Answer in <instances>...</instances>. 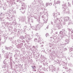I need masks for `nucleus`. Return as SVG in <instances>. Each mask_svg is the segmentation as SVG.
I'll return each instance as SVG.
<instances>
[{"label": "nucleus", "mask_w": 73, "mask_h": 73, "mask_svg": "<svg viewBox=\"0 0 73 73\" xmlns=\"http://www.w3.org/2000/svg\"><path fill=\"white\" fill-rule=\"evenodd\" d=\"M67 72H68V73H71V72H72V71L71 69H69L68 71H67Z\"/></svg>", "instance_id": "31"}, {"label": "nucleus", "mask_w": 73, "mask_h": 73, "mask_svg": "<svg viewBox=\"0 0 73 73\" xmlns=\"http://www.w3.org/2000/svg\"><path fill=\"white\" fill-rule=\"evenodd\" d=\"M42 19H43V20L44 21V20H45V17H44V15H42Z\"/></svg>", "instance_id": "38"}, {"label": "nucleus", "mask_w": 73, "mask_h": 73, "mask_svg": "<svg viewBox=\"0 0 73 73\" xmlns=\"http://www.w3.org/2000/svg\"><path fill=\"white\" fill-rule=\"evenodd\" d=\"M56 39H58V41H57V42H59L60 41V40H61V39L58 37H56Z\"/></svg>", "instance_id": "25"}, {"label": "nucleus", "mask_w": 73, "mask_h": 73, "mask_svg": "<svg viewBox=\"0 0 73 73\" xmlns=\"http://www.w3.org/2000/svg\"><path fill=\"white\" fill-rule=\"evenodd\" d=\"M2 52L3 53H4L5 52V51L4 50H3V49H2Z\"/></svg>", "instance_id": "53"}, {"label": "nucleus", "mask_w": 73, "mask_h": 73, "mask_svg": "<svg viewBox=\"0 0 73 73\" xmlns=\"http://www.w3.org/2000/svg\"><path fill=\"white\" fill-rule=\"evenodd\" d=\"M36 44V43L35 44V45H36V46H35V48H38V44Z\"/></svg>", "instance_id": "47"}, {"label": "nucleus", "mask_w": 73, "mask_h": 73, "mask_svg": "<svg viewBox=\"0 0 73 73\" xmlns=\"http://www.w3.org/2000/svg\"><path fill=\"white\" fill-rule=\"evenodd\" d=\"M53 27L55 28H58V29H60L62 28V25L61 24H55L54 25Z\"/></svg>", "instance_id": "3"}, {"label": "nucleus", "mask_w": 73, "mask_h": 73, "mask_svg": "<svg viewBox=\"0 0 73 73\" xmlns=\"http://www.w3.org/2000/svg\"><path fill=\"white\" fill-rule=\"evenodd\" d=\"M11 53V52H6L5 54V55L6 56V60H7V61H9V60H10V64H12V62H13V60L12 59V55H10V56H9V54Z\"/></svg>", "instance_id": "1"}, {"label": "nucleus", "mask_w": 73, "mask_h": 73, "mask_svg": "<svg viewBox=\"0 0 73 73\" xmlns=\"http://www.w3.org/2000/svg\"><path fill=\"white\" fill-rule=\"evenodd\" d=\"M48 5H49V3H47L46 4V7H48Z\"/></svg>", "instance_id": "51"}, {"label": "nucleus", "mask_w": 73, "mask_h": 73, "mask_svg": "<svg viewBox=\"0 0 73 73\" xmlns=\"http://www.w3.org/2000/svg\"><path fill=\"white\" fill-rule=\"evenodd\" d=\"M31 23H34V21H33V19H31Z\"/></svg>", "instance_id": "46"}, {"label": "nucleus", "mask_w": 73, "mask_h": 73, "mask_svg": "<svg viewBox=\"0 0 73 73\" xmlns=\"http://www.w3.org/2000/svg\"><path fill=\"white\" fill-rule=\"evenodd\" d=\"M38 42H41V39H40V37L39 36H38Z\"/></svg>", "instance_id": "24"}, {"label": "nucleus", "mask_w": 73, "mask_h": 73, "mask_svg": "<svg viewBox=\"0 0 73 73\" xmlns=\"http://www.w3.org/2000/svg\"><path fill=\"white\" fill-rule=\"evenodd\" d=\"M32 4H36V2L35 1H34V2H33Z\"/></svg>", "instance_id": "54"}, {"label": "nucleus", "mask_w": 73, "mask_h": 73, "mask_svg": "<svg viewBox=\"0 0 73 73\" xmlns=\"http://www.w3.org/2000/svg\"><path fill=\"white\" fill-rule=\"evenodd\" d=\"M56 20H59V21H62V20H60V19H58V18H56Z\"/></svg>", "instance_id": "57"}, {"label": "nucleus", "mask_w": 73, "mask_h": 73, "mask_svg": "<svg viewBox=\"0 0 73 73\" xmlns=\"http://www.w3.org/2000/svg\"><path fill=\"white\" fill-rule=\"evenodd\" d=\"M63 12L64 13H65V12H66L67 14H69V13H70L69 9V8L68 7L65 8L64 7L63 8Z\"/></svg>", "instance_id": "4"}, {"label": "nucleus", "mask_w": 73, "mask_h": 73, "mask_svg": "<svg viewBox=\"0 0 73 73\" xmlns=\"http://www.w3.org/2000/svg\"><path fill=\"white\" fill-rule=\"evenodd\" d=\"M5 60H4L3 63L1 65L2 68H3V69H4L3 70V72L6 71L7 69V66H6V65L7 64V63L6 62H5Z\"/></svg>", "instance_id": "2"}, {"label": "nucleus", "mask_w": 73, "mask_h": 73, "mask_svg": "<svg viewBox=\"0 0 73 73\" xmlns=\"http://www.w3.org/2000/svg\"><path fill=\"white\" fill-rule=\"evenodd\" d=\"M68 66H69L71 67H72V66H73V65L72 64H71V63H70L68 64Z\"/></svg>", "instance_id": "36"}, {"label": "nucleus", "mask_w": 73, "mask_h": 73, "mask_svg": "<svg viewBox=\"0 0 73 73\" xmlns=\"http://www.w3.org/2000/svg\"><path fill=\"white\" fill-rule=\"evenodd\" d=\"M14 56V57H15V60H17L18 59V58L16 56V55H15Z\"/></svg>", "instance_id": "37"}, {"label": "nucleus", "mask_w": 73, "mask_h": 73, "mask_svg": "<svg viewBox=\"0 0 73 73\" xmlns=\"http://www.w3.org/2000/svg\"><path fill=\"white\" fill-rule=\"evenodd\" d=\"M62 6H64V7H63V8H64H64H66V4H62Z\"/></svg>", "instance_id": "35"}, {"label": "nucleus", "mask_w": 73, "mask_h": 73, "mask_svg": "<svg viewBox=\"0 0 73 73\" xmlns=\"http://www.w3.org/2000/svg\"><path fill=\"white\" fill-rule=\"evenodd\" d=\"M16 56H17V57L20 56V54H17Z\"/></svg>", "instance_id": "64"}, {"label": "nucleus", "mask_w": 73, "mask_h": 73, "mask_svg": "<svg viewBox=\"0 0 73 73\" xmlns=\"http://www.w3.org/2000/svg\"><path fill=\"white\" fill-rule=\"evenodd\" d=\"M33 17L34 19H36V20H39L40 21V17H38V19L37 17L36 16H33Z\"/></svg>", "instance_id": "20"}, {"label": "nucleus", "mask_w": 73, "mask_h": 73, "mask_svg": "<svg viewBox=\"0 0 73 73\" xmlns=\"http://www.w3.org/2000/svg\"><path fill=\"white\" fill-rule=\"evenodd\" d=\"M23 45V43H21V44H19L17 45V48H19V49H20V48H22Z\"/></svg>", "instance_id": "10"}, {"label": "nucleus", "mask_w": 73, "mask_h": 73, "mask_svg": "<svg viewBox=\"0 0 73 73\" xmlns=\"http://www.w3.org/2000/svg\"><path fill=\"white\" fill-rule=\"evenodd\" d=\"M3 9H4V10H5H5L7 9V7H3Z\"/></svg>", "instance_id": "55"}, {"label": "nucleus", "mask_w": 73, "mask_h": 73, "mask_svg": "<svg viewBox=\"0 0 73 73\" xmlns=\"http://www.w3.org/2000/svg\"><path fill=\"white\" fill-rule=\"evenodd\" d=\"M68 29V31H69V32H70V31H71L72 30H71V29Z\"/></svg>", "instance_id": "63"}, {"label": "nucleus", "mask_w": 73, "mask_h": 73, "mask_svg": "<svg viewBox=\"0 0 73 73\" xmlns=\"http://www.w3.org/2000/svg\"><path fill=\"white\" fill-rule=\"evenodd\" d=\"M60 3H61V2L60 1H57L55 3L56 4H60Z\"/></svg>", "instance_id": "30"}, {"label": "nucleus", "mask_w": 73, "mask_h": 73, "mask_svg": "<svg viewBox=\"0 0 73 73\" xmlns=\"http://www.w3.org/2000/svg\"><path fill=\"white\" fill-rule=\"evenodd\" d=\"M60 35H63V31H60Z\"/></svg>", "instance_id": "40"}, {"label": "nucleus", "mask_w": 73, "mask_h": 73, "mask_svg": "<svg viewBox=\"0 0 73 73\" xmlns=\"http://www.w3.org/2000/svg\"><path fill=\"white\" fill-rule=\"evenodd\" d=\"M12 43H13L15 45H17V42L16 40H13L12 42Z\"/></svg>", "instance_id": "18"}, {"label": "nucleus", "mask_w": 73, "mask_h": 73, "mask_svg": "<svg viewBox=\"0 0 73 73\" xmlns=\"http://www.w3.org/2000/svg\"><path fill=\"white\" fill-rule=\"evenodd\" d=\"M63 34L65 35H66V32H64Z\"/></svg>", "instance_id": "61"}, {"label": "nucleus", "mask_w": 73, "mask_h": 73, "mask_svg": "<svg viewBox=\"0 0 73 73\" xmlns=\"http://www.w3.org/2000/svg\"><path fill=\"white\" fill-rule=\"evenodd\" d=\"M36 25V27L38 28V30H39L40 29V28H41V27H42L43 25L42 24V23H40L38 24L37 25Z\"/></svg>", "instance_id": "7"}, {"label": "nucleus", "mask_w": 73, "mask_h": 73, "mask_svg": "<svg viewBox=\"0 0 73 73\" xmlns=\"http://www.w3.org/2000/svg\"><path fill=\"white\" fill-rule=\"evenodd\" d=\"M38 35V33H36L35 35V36H37V37H38V36H39Z\"/></svg>", "instance_id": "62"}, {"label": "nucleus", "mask_w": 73, "mask_h": 73, "mask_svg": "<svg viewBox=\"0 0 73 73\" xmlns=\"http://www.w3.org/2000/svg\"><path fill=\"white\" fill-rule=\"evenodd\" d=\"M46 70L47 71H50V68H49H49H47L46 69Z\"/></svg>", "instance_id": "43"}, {"label": "nucleus", "mask_w": 73, "mask_h": 73, "mask_svg": "<svg viewBox=\"0 0 73 73\" xmlns=\"http://www.w3.org/2000/svg\"><path fill=\"white\" fill-rule=\"evenodd\" d=\"M19 38H21L22 40H27V36L25 35L24 37L23 36H21Z\"/></svg>", "instance_id": "8"}, {"label": "nucleus", "mask_w": 73, "mask_h": 73, "mask_svg": "<svg viewBox=\"0 0 73 73\" xmlns=\"http://www.w3.org/2000/svg\"><path fill=\"white\" fill-rule=\"evenodd\" d=\"M49 46L50 47H52L53 46V45L51 43H49Z\"/></svg>", "instance_id": "41"}, {"label": "nucleus", "mask_w": 73, "mask_h": 73, "mask_svg": "<svg viewBox=\"0 0 73 73\" xmlns=\"http://www.w3.org/2000/svg\"><path fill=\"white\" fill-rule=\"evenodd\" d=\"M31 67L33 68V69H36V68L37 67H36V66H32Z\"/></svg>", "instance_id": "33"}, {"label": "nucleus", "mask_w": 73, "mask_h": 73, "mask_svg": "<svg viewBox=\"0 0 73 73\" xmlns=\"http://www.w3.org/2000/svg\"><path fill=\"white\" fill-rule=\"evenodd\" d=\"M41 7V5H40V7L39 8L40 9H41V8L42 11H43V12L44 13H45V11H46V9L44 7Z\"/></svg>", "instance_id": "15"}, {"label": "nucleus", "mask_w": 73, "mask_h": 73, "mask_svg": "<svg viewBox=\"0 0 73 73\" xmlns=\"http://www.w3.org/2000/svg\"><path fill=\"white\" fill-rule=\"evenodd\" d=\"M27 39L28 40V41H31V38L30 37V36H28L27 37Z\"/></svg>", "instance_id": "29"}, {"label": "nucleus", "mask_w": 73, "mask_h": 73, "mask_svg": "<svg viewBox=\"0 0 73 73\" xmlns=\"http://www.w3.org/2000/svg\"><path fill=\"white\" fill-rule=\"evenodd\" d=\"M63 19L64 21H68L69 19V17H66L65 18H63Z\"/></svg>", "instance_id": "16"}, {"label": "nucleus", "mask_w": 73, "mask_h": 73, "mask_svg": "<svg viewBox=\"0 0 73 73\" xmlns=\"http://www.w3.org/2000/svg\"><path fill=\"white\" fill-rule=\"evenodd\" d=\"M36 49V48L35 47V46H33V48L31 49V50L32 51H35Z\"/></svg>", "instance_id": "22"}, {"label": "nucleus", "mask_w": 73, "mask_h": 73, "mask_svg": "<svg viewBox=\"0 0 73 73\" xmlns=\"http://www.w3.org/2000/svg\"><path fill=\"white\" fill-rule=\"evenodd\" d=\"M27 27L26 26H24V29H27Z\"/></svg>", "instance_id": "52"}, {"label": "nucleus", "mask_w": 73, "mask_h": 73, "mask_svg": "<svg viewBox=\"0 0 73 73\" xmlns=\"http://www.w3.org/2000/svg\"><path fill=\"white\" fill-rule=\"evenodd\" d=\"M46 37H48V36H49V34H48V33H47L46 34Z\"/></svg>", "instance_id": "50"}, {"label": "nucleus", "mask_w": 73, "mask_h": 73, "mask_svg": "<svg viewBox=\"0 0 73 73\" xmlns=\"http://www.w3.org/2000/svg\"><path fill=\"white\" fill-rule=\"evenodd\" d=\"M13 52H14V53H15L16 54H20V51L18 50H14Z\"/></svg>", "instance_id": "19"}, {"label": "nucleus", "mask_w": 73, "mask_h": 73, "mask_svg": "<svg viewBox=\"0 0 73 73\" xmlns=\"http://www.w3.org/2000/svg\"><path fill=\"white\" fill-rule=\"evenodd\" d=\"M24 48H22L21 50V52H24Z\"/></svg>", "instance_id": "42"}, {"label": "nucleus", "mask_w": 73, "mask_h": 73, "mask_svg": "<svg viewBox=\"0 0 73 73\" xmlns=\"http://www.w3.org/2000/svg\"><path fill=\"white\" fill-rule=\"evenodd\" d=\"M50 70H52V72H54L56 70V68L55 67H53V66H49Z\"/></svg>", "instance_id": "6"}, {"label": "nucleus", "mask_w": 73, "mask_h": 73, "mask_svg": "<svg viewBox=\"0 0 73 73\" xmlns=\"http://www.w3.org/2000/svg\"><path fill=\"white\" fill-rule=\"evenodd\" d=\"M14 17H7V20H8L9 21H12L13 20Z\"/></svg>", "instance_id": "14"}, {"label": "nucleus", "mask_w": 73, "mask_h": 73, "mask_svg": "<svg viewBox=\"0 0 73 73\" xmlns=\"http://www.w3.org/2000/svg\"><path fill=\"white\" fill-rule=\"evenodd\" d=\"M17 35H18V36L19 35H20V31H18L17 33Z\"/></svg>", "instance_id": "56"}, {"label": "nucleus", "mask_w": 73, "mask_h": 73, "mask_svg": "<svg viewBox=\"0 0 73 73\" xmlns=\"http://www.w3.org/2000/svg\"><path fill=\"white\" fill-rule=\"evenodd\" d=\"M14 32H17V30L16 29H14Z\"/></svg>", "instance_id": "49"}, {"label": "nucleus", "mask_w": 73, "mask_h": 73, "mask_svg": "<svg viewBox=\"0 0 73 73\" xmlns=\"http://www.w3.org/2000/svg\"><path fill=\"white\" fill-rule=\"evenodd\" d=\"M60 62H61V61L57 60L54 62V64L55 65V64H60Z\"/></svg>", "instance_id": "12"}, {"label": "nucleus", "mask_w": 73, "mask_h": 73, "mask_svg": "<svg viewBox=\"0 0 73 73\" xmlns=\"http://www.w3.org/2000/svg\"><path fill=\"white\" fill-rule=\"evenodd\" d=\"M41 62L44 66H48L47 64L48 63H47V60H41Z\"/></svg>", "instance_id": "5"}, {"label": "nucleus", "mask_w": 73, "mask_h": 73, "mask_svg": "<svg viewBox=\"0 0 73 73\" xmlns=\"http://www.w3.org/2000/svg\"><path fill=\"white\" fill-rule=\"evenodd\" d=\"M14 50L15 49H14L13 48L12 46H10L9 47V50H10L11 52H13Z\"/></svg>", "instance_id": "17"}, {"label": "nucleus", "mask_w": 73, "mask_h": 73, "mask_svg": "<svg viewBox=\"0 0 73 73\" xmlns=\"http://www.w3.org/2000/svg\"><path fill=\"white\" fill-rule=\"evenodd\" d=\"M9 41H12V40L11 39V38H9Z\"/></svg>", "instance_id": "59"}, {"label": "nucleus", "mask_w": 73, "mask_h": 73, "mask_svg": "<svg viewBox=\"0 0 73 73\" xmlns=\"http://www.w3.org/2000/svg\"><path fill=\"white\" fill-rule=\"evenodd\" d=\"M24 17H21V19H19V20H21L22 21H24Z\"/></svg>", "instance_id": "32"}, {"label": "nucleus", "mask_w": 73, "mask_h": 73, "mask_svg": "<svg viewBox=\"0 0 73 73\" xmlns=\"http://www.w3.org/2000/svg\"><path fill=\"white\" fill-rule=\"evenodd\" d=\"M53 55H50L49 57L50 59V60H51V61H52V60H53L54 58H53Z\"/></svg>", "instance_id": "21"}, {"label": "nucleus", "mask_w": 73, "mask_h": 73, "mask_svg": "<svg viewBox=\"0 0 73 73\" xmlns=\"http://www.w3.org/2000/svg\"><path fill=\"white\" fill-rule=\"evenodd\" d=\"M31 27V28H32L33 29H34L36 31H37L38 30V28L37 27V25L36 26H31V24H30Z\"/></svg>", "instance_id": "9"}, {"label": "nucleus", "mask_w": 73, "mask_h": 73, "mask_svg": "<svg viewBox=\"0 0 73 73\" xmlns=\"http://www.w3.org/2000/svg\"><path fill=\"white\" fill-rule=\"evenodd\" d=\"M72 23V21H71V20H69L68 21V25H70L71 24V23Z\"/></svg>", "instance_id": "34"}, {"label": "nucleus", "mask_w": 73, "mask_h": 73, "mask_svg": "<svg viewBox=\"0 0 73 73\" xmlns=\"http://www.w3.org/2000/svg\"><path fill=\"white\" fill-rule=\"evenodd\" d=\"M37 41V39L35 38L34 39V41L35 42H36Z\"/></svg>", "instance_id": "48"}, {"label": "nucleus", "mask_w": 73, "mask_h": 73, "mask_svg": "<svg viewBox=\"0 0 73 73\" xmlns=\"http://www.w3.org/2000/svg\"><path fill=\"white\" fill-rule=\"evenodd\" d=\"M38 3H39L40 5L42 4V1L41 0H39L38 1Z\"/></svg>", "instance_id": "26"}, {"label": "nucleus", "mask_w": 73, "mask_h": 73, "mask_svg": "<svg viewBox=\"0 0 73 73\" xmlns=\"http://www.w3.org/2000/svg\"><path fill=\"white\" fill-rule=\"evenodd\" d=\"M63 68H64L65 69H68V67L67 66H65L64 67H63Z\"/></svg>", "instance_id": "45"}, {"label": "nucleus", "mask_w": 73, "mask_h": 73, "mask_svg": "<svg viewBox=\"0 0 73 73\" xmlns=\"http://www.w3.org/2000/svg\"><path fill=\"white\" fill-rule=\"evenodd\" d=\"M11 10L10 9H8L7 11V13H8L9 14V13H10V12H9Z\"/></svg>", "instance_id": "39"}, {"label": "nucleus", "mask_w": 73, "mask_h": 73, "mask_svg": "<svg viewBox=\"0 0 73 73\" xmlns=\"http://www.w3.org/2000/svg\"><path fill=\"white\" fill-rule=\"evenodd\" d=\"M68 5L69 7H70V3L69 2L68 3Z\"/></svg>", "instance_id": "44"}, {"label": "nucleus", "mask_w": 73, "mask_h": 73, "mask_svg": "<svg viewBox=\"0 0 73 73\" xmlns=\"http://www.w3.org/2000/svg\"><path fill=\"white\" fill-rule=\"evenodd\" d=\"M8 36L5 37L4 38V39H5V40L3 41V43H4L6 41V40H7V39H8Z\"/></svg>", "instance_id": "23"}, {"label": "nucleus", "mask_w": 73, "mask_h": 73, "mask_svg": "<svg viewBox=\"0 0 73 73\" xmlns=\"http://www.w3.org/2000/svg\"><path fill=\"white\" fill-rule=\"evenodd\" d=\"M66 38H67V39H66L65 41L66 42V44H68V43L69 42V38H70L67 36H66Z\"/></svg>", "instance_id": "11"}, {"label": "nucleus", "mask_w": 73, "mask_h": 73, "mask_svg": "<svg viewBox=\"0 0 73 73\" xmlns=\"http://www.w3.org/2000/svg\"><path fill=\"white\" fill-rule=\"evenodd\" d=\"M54 23H57V21L55 19H54Z\"/></svg>", "instance_id": "58"}, {"label": "nucleus", "mask_w": 73, "mask_h": 73, "mask_svg": "<svg viewBox=\"0 0 73 73\" xmlns=\"http://www.w3.org/2000/svg\"><path fill=\"white\" fill-rule=\"evenodd\" d=\"M22 5L23 7H24V8H25V7H26V4H25V3H22Z\"/></svg>", "instance_id": "28"}, {"label": "nucleus", "mask_w": 73, "mask_h": 73, "mask_svg": "<svg viewBox=\"0 0 73 73\" xmlns=\"http://www.w3.org/2000/svg\"><path fill=\"white\" fill-rule=\"evenodd\" d=\"M57 15H60V13H57L56 14H53V15L54 19L55 18H56V16H57Z\"/></svg>", "instance_id": "13"}, {"label": "nucleus", "mask_w": 73, "mask_h": 73, "mask_svg": "<svg viewBox=\"0 0 73 73\" xmlns=\"http://www.w3.org/2000/svg\"><path fill=\"white\" fill-rule=\"evenodd\" d=\"M17 42L18 43V44H19V43H21V40H20V39H18L17 40Z\"/></svg>", "instance_id": "27"}, {"label": "nucleus", "mask_w": 73, "mask_h": 73, "mask_svg": "<svg viewBox=\"0 0 73 73\" xmlns=\"http://www.w3.org/2000/svg\"><path fill=\"white\" fill-rule=\"evenodd\" d=\"M70 52H71V51H72V50H73V49H72V48H70Z\"/></svg>", "instance_id": "60"}]
</instances>
